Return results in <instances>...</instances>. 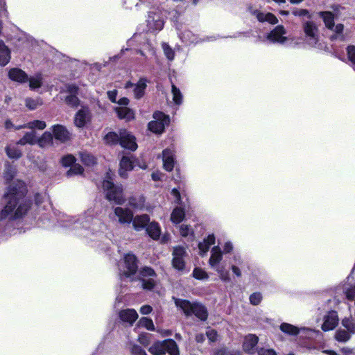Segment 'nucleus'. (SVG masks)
I'll return each mask as SVG.
<instances>
[{"instance_id": "f257e3e1", "label": "nucleus", "mask_w": 355, "mask_h": 355, "mask_svg": "<svg viewBox=\"0 0 355 355\" xmlns=\"http://www.w3.org/2000/svg\"><path fill=\"white\" fill-rule=\"evenodd\" d=\"M26 192L24 182L16 180L12 182L3 197L6 205L0 212V220H17L26 214L31 204L24 198Z\"/></svg>"}, {"instance_id": "f03ea898", "label": "nucleus", "mask_w": 355, "mask_h": 355, "mask_svg": "<svg viewBox=\"0 0 355 355\" xmlns=\"http://www.w3.org/2000/svg\"><path fill=\"white\" fill-rule=\"evenodd\" d=\"M94 211L93 209L87 210L77 218L69 216H64L61 219V225L72 230L83 228L85 230L90 229L92 232H96L99 228H96L95 226L96 225L98 227L101 223L98 219L94 218Z\"/></svg>"}, {"instance_id": "7ed1b4c3", "label": "nucleus", "mask_w": 355, "mask_h": 355, "mask_svg": "<svg viewBox=\"0 0 355 355\" xmlns=\"http://www.w3.org/2000/svg\"><path fill=\"white\" fill-rule=\"evenodd\" d=\"M105 142L110 145H120L124 148L135 151L137 148L135 137L126 130H121L119 134L114 132H108L104 138Z\"/></svg>"}, {"instance_id": "20e7f679", "label": "nucleus", "mask_w": 355, "mask_h": 355, "mask_svg": "<svg viewBox=\"0 0 355 355\" xmlns=\"http://www.w3.org/2000/svg\"><path fill=\"white\" fill-rule=\"evenodd\" d=\"M114 173L107 172L105 180L103 182V188L106 198L109 201H113L117 205H122L125 202L123 187L119 184H114L112 182Z\"/></svg>"}, {"instance_id": "39448f33", "label": "nucleus", "mask_w": 355, "mask_h": 355, "mask_svg": "<svg viewBox=\"0 0 355 355\" xmlns=\"http://www.w3.org/2000/svg\"><path fill=\"white\" fill-rule=\"evenodd\" d=\"M302 29L306 45L320 50L324 48V44L320 40L318 26L313 21L308 20L303 22Z\"/></svg>"}, {"instance_id": "423d86ee", "label": "nucleus", "mask_w": 355, "mask_h": 355, "mask_svg": "<svg viewBox=\"0 0 355 355\" xmlns=\"http://www.w3.org/2000/svg\"><path fill=\"white\" fill-rule=\"evenodd\" d=\"M223 259V254L218 245L214 246L211 250L210 257L208 263L211 268L214 269L218 275L220 279L223 282H230L231 278L229 271L227 270L220 263Z\"/></svg>"}, {"instance_id": "0eeeda50", "label": "nucleus", "mask_w": 355, "mask_h": 355, "mask_svg": "<svg viewBox=\"0 0 355 355\" xmlns=\"http://www.w3.org/2000/svg\"><path fill=\"white\" fill-rule=\"evenodd\" d=\"M175 304L184 313L189 316L194 314L201 320H206L208 316L207 309L198 303H191L189 301L182 299L174 298Z\"/></svg>"}, {"instance_id": "6e6552de", "label": "nucleus", "mask_w": 355, "mask_h": 355, "mask_svg": "<svg viewBox=\"0 0 355 355\" xmlns=\"http://www.w3.org/2000/svg\"><path fill=\"white\" fill-rule=\"evenodd\" d=\"M188 258L189 254L185 247L177 245L173 248L171 265L174 269L183 272Z\"/></svg>"}, {"instance_id": "1a4fd4ad", "label": "nucleus", "mask_w": 355, "mask_h": 355, "mask_svg": "<svg viewBox=\"0 0 355 355\" xmlns=\"http://www.w3.org/2000/svg\"><path fill=\"white\" fill-rule=\"evenodd\" d=\"M119 267L121 276L131 277L134 275L138 269L137 259L135 254H126L123 261L120 262Z\"/></svg>"}, {"instance_id": "9d476101", "label": "nucleus", "mask_w": 355, "mask_h": 355, "mask_svg": "<svg viewBox=\"0 0 355 355\" xmlns=\"http://www.w3.org/2000/svg\"><path fill=\"white\" fill-rule=\"evenodd\" d=\"M138 166L141 169H146L148 166L145 162H140L134 157H128L123 156L119 164V174L121 178H125L128 176V172L132 171L134 166Z\"/></svg>"}, {"instance_id": "9b49d317", "label": "nucleus", "mask_w": 355, "mask_h": 355, "mask_svg": "<svg viewBox=\"0 0 355 355\" xmlns=\"http://www.w3.org/2000/svg\"><path fill=\"white\" fill-rule=\"evenodd\" d=\"M153 119L154 120L148 123V129L156 134L163 132L165 127L170 123L169 116L161 112H155Z\"/></svg>"}, {"instance_id": "f8f14e48", "label": "nucleus", "mask_w": 355, "mask_h": 355, "mask_svg": "<svg viewBox=\"0 0 355 355\" xmlns=\"http://www.w3.org/2000/svg\"><path fill=\"white\" fill-rule=\"evenodd\" d=\"M139 274L142 282V287L146 290H152L155 285L156 273L154 270L145 266L141 268Z\"/></svg>"}, {"instance_id": "ddd939ff", "label": "nucleus", "mask_w": 355, "mask_h": 355, "mask_svg": "<svg viewBox=\"0 0 355 355\" xmlns=\"http://www.w3.org/2000/svg\"><path fill=\"white\" fill-rule=\"evenodd\" d=\"M248 12L254 16L259 22H268L275 25L278 24L279 20L277 17L271 12H263L257 8H254L251 4L247 6Z\"/></svg>"}, {"instance_id": "4468645a", "label": "nucleus", "mask_w": 355, "mask_h": 355, "mask_svg": "<svg viewBox=\"0 0 355 355\" xmlns=\"http://www.w3.org/2000/svg\"><path fill=\"white\" fill-rule=\"evenodd\" d=\"M146 21L148 31L152 32L160 31L164 25L159 10L149 12Z\"/></svg>"}, {"instance_id": "2eb2a0df", "label": "nucleus", "mask_w": 355, "mask_h": 355, "mask_svg": "<svg viewBox=\"0 0 355 355\" xmlns=\"http://www.w3.org/2000/svg\"><path fill=\"white\" fill-rule=\"evenodd\" d=\"M133 212L128 208L116 207L114 208L113 216H111L120 224H130L132 220Z\"/></svg>"}, {"instance_id": "dca6fc26", "label": "nucleus", "mask_w": 355, "mask_h": 355, "mask_svg": "<svg viewBox=\"0 0 355 355\" xmlns=\"http://www.w3.org/2000/svg\"><path fill=\"white\" fill-rule=\"evenodd\" d=\"M286 33L287 31L284 26L278 25L267 35L266 38L272 43L283 44L288 40Z\"/></svg>"}, {"instance_id": "f3484780", "label": "nucleus", "mask_w": 355, "mask_h": 355, "mask_svg": "<svg viewBox=\"0 0 355 355\" xmlns=\"http://www.w3.org/2000/svg\"><path fill=\"white\" fill-rule=\"evenodd\" d=\"M230 268L233 274L237 277H240L242 275V271L247 266V261L245 259L239 254H233L230 259Z\"/></svg>"}, {"instance_id": "a211bd4d", "label": "nucleus", "mask_w": 355, "mask_h": 355, "mask_svg": "<svg viewBox=\"0 0 355 355\" xmlns=\"http://www.w3.org/2000/svg\"><path fill=\"white\" fill-rule=\"evenodd\" d=\"M121 322L127 326H132L138 319V313L134 309H121L118 313Z\"/></svg>"}, {"instance_id": "6ab92c4d", "label": "nucleus", "mask_w": 355, "mask_h": 355, "mask_svg": "<svg viewBox=\"0 0 355 355\" xmlns=\"http://www.w3.org/2000/svg\"><path fill=\"white\" fill-rule=\"evenodd\" d=\"M92 119V114L89 109L87 107H83L80 109L74 116V123L78 128H83L87 125Z\"/></svg>"}, {"instance_id": "aec40b11", "label": "nucleus", "mask_w": 355, "mask_h": 355, "mask_svg": "<svg viewBox=\"0 0 355 355\" xmlns=\"http://www.w3.org/2000/svg\"><path fill=\"white\" fill-rule=\"evenodd\" d=\"M322 329L324 331L333 330L338 323V316L335 311H329L323 318Z\"/></svg>"}, {"instance_id": "412c9836", "label": "nucleus", "mask_w": 355, "mask_h": 355, "mask_svg": "<svg viewBox=\"0 0 355 355\" xmlns=\"http://www.w3.org/2000/svg\"><path fill=\"white\" fill-rule=\"evenodd\" d=\"M147 80L146 78H140L137 84H133L132 83L128 81L125 83L124 87L125 89H133L134 96L136 98H141L145 92V89L146 88Z\"/></svg>"}, {"instance_id": "4be33fe9", "label": "nucleus", "mask_w": 355, "mask_h": 355, "mask_svg": "<svg viewBox=\"0 0 355 355\" xmlns=\"http://www.w3.org/2000/svg\"><path fill=\"white\" fill-rule=\"evenodd\" d=\"M51 130L55 139L61 143H65L71 138L70 132L62 125H54L51 127Z\"/></svg>"}, {"instance_id": "5701e85b", "label": "nucleus", "mask_w": 355, "mask_h": 355, "mask_svg": "<svg viewBox=\"0 0 355 355\" xmlns=\"http://www.w3.org/2000/svg\"><path fill=\"white\" fill-rule=\"evenodd\" d=\"M163 168L168 172L173 171L175 165V150L166 148L162 151Z\"/></svg>"}, {"instance_id": "b1692460", "label": "nucleus", "mask_w": 355, "mask_h": 355, "mask_svg": "<svg viewBox=\"0 0 355 355\" xmlns=\"http://www.w3.org/2000/svg\"><path fill=\"white\" fill-rule=\"evenodd\" d=\"M259 338L254 334L246 335L243 338V350L248 354H254L257 352L256 346Z\"/></svg>"}, {"instance_id": "393cba45", "label": "nucleus", "mask_w": 355, "mask_h": 355, "mask_svg": "<svg viewBox=\"0 0 355 355\" xmlns=\"http://www.w3.org/2000/svg\"><path fill=\"white\" fill-rule=\"evenodd\" d=\"M64 91L69 93V95L65 97L66 103L71 107L77 106L79 103V100L76 96L78 87L74 85H66Z\"/></svg>"}, {"instance_id": "a878e982", "label": "nucleus", "mask_w": 355, "mask_h": 355, "mask_svg": "<svg viewBox=\"0 0 355 355\" xmlns=\"http://www.w3.org/2000/svg\"><path fill=\"white\" fill-rule=\"evenodd\" d=\"M8 77L12 81L19 83H25L28 82V76L22 69L19 68H12L8 71Z\"/></svg>"}, {"instance_id": "bb28decb", "label": "nucleus", "mask_w": 355, "mask_h": 355, "mask_svg": "<svg viewBox=\"0 0 355 355\" xmlns=\"http://www.w3.org/2000/svg\"><path fill=\"white\" fill-rule=\"evenodd\" d=\"M216 238L214 234L207 235L202 241L198 243V249L201 256H204L210 247L215 243Z\"/></svg>"}, {"instance_id": "cd10ccee", "label": "nucleus", "mask_w": 355, "mask_h": 355, "mask_svg": "<svg viewBox=\"0 0 355 355\" xmlns=\"http://www.w3.org/2000/svg\"><path fill=\"white\" fill-rule=\"evenodd\" d=\"M150 222V217L147 214L137 215L132 217V226L136 231H140L146 227Z\"/></svg>"}, {"instance_id": "c85d7f7f", "label": "nucleus", "mask_w": 355, "mask_h": 355, "mask_svg": "<svg viewBox=\"0 0 355 355\" xmlns=\"http://www.w3.org/2000/svg\"><path fill=\"white\" fill-rule=\"evenodd\" d=\"M185 218V211L180 207H175L171 214V221L173 224H180Z\"/></svg>"}, {"instance_id": "c756f323", "label": "nucleus", "mask_w": 355, "mask_h": 355, "mask_svg": "<svg viewBox=\"0 0 355 355\" xmlns=\"http://www.w3.org/2000/svg\"><path fill=\"white\" fill-rule=\"evenodd\" d=\"M10 59V51L2 40H0V64L6 65Z\"/></svg>"}, {"instance_id": "7c9ffc66", "label": "nucleus", "mask_w": 355, "mask_h": 355, "mask_svg": "<svg viewBox=\"0 0 355 355\" xmlns=\"http://www.w3.org/2000/svg\"><path fill=\"white\" fill-rule=\"evenodd\" d=\"M179 232L182 237L187 239L188 241H192L195 237L194 230L193 227L187 224L179 225Z\"/></svg>"}, {"instance_id": "2f4dec72", "label": "nucleus", "mask_w": 355, "mask_h": 355, "mask_svg": "<svg viewBox=\"0 0 355 355\" xmlns=\"http://www.w3.org/2000/svg\"><path fill=\"white\" fill-rule=\"evenodd\" d=\"M115 111L121 119L130 121L135 118L134 112L128 107H117L115 108Z\"/></svg>"}, {"instance_id": "473e14b6", "label": "nucleus", "mask_w": 355, "mask_h": 355, "mask_svg": "<svg viewBox=\"0 0 355 355\" xmlns=\"http://www.w3.org/2000/svg\"><path fill=\"white\" fill-rule=\"evenodd\" d=\"M53 137L51 132L46 131L37 139V144L41 148H46L53 144Z\"/></svg>"}, {"instance_id": "72a5a7b5", "label": "nucleus", "mask_w": 355, "mask_h": 355, "mask_svg": "<svg viewBox=\"0 0 355 355\" xmlns=\"http://www.w3.org/2000/svg\"><path fill=\"white\" fill-rule=\"evenodd\" d=\"M146 232L152 239L156 240L160 236L161 228L157 223L152 222L147 226Z\"/></svg>"}, {"instance_id": "f704fd0d", "label": "nucleus", "mask_w": 355, "mask_h": 355, "mask_svg": "<svg viewBox=\"0 0 355 355\" xmlns=\"http://www.w3.org/2000/svg\"><path fill=\"white\" fill-rule=\"evenodd\" d=\"M46 127L45 121L40 120H35L24 125H19L17 129L29 128V129H38L44 130Z\"/></svg>"}, {"instance_id": "c9c22d12", "label": "nucleus", "mask_w": 355, "mask_h": 355, "mask_svg": "<svg viewBox=\"0 0 355 355\" xmlns=\"http://www.w3.org/2000/svg\"><path fill=\"white\" fill-rule=\"evenodd\" d=\"M319 15L328 29H332L334 27V17L332 12L328 11L320 12Z\"/></svg>"}, {"instance_id": "e433bc0d", "label": "nucleus", "mask_w": 355, "mask_h": 355, "mask_svg": "<svg viewBox=\"0 0 355 355\" xmlns=\"http://www.w3.org/2000/svg\"><path fill=\"white\" fill-rule=\"evenodd\" d=\"M149 352L154 355L164 354L166 353L165 340L155 343L150 348Z\"/></svg>"}, {"instance_id": "4c0bfd02", "label": "nucleus", "mask_w": 355, "mask_h": 355, "mask_svg": "<svg viewBox=\"0 0 355 355\" xmlns=\"http://www.w3.org/2000/svg\"><path fill=\"white\" fill-rule=\"evenodd\" d=\"M332 32H334V35H331V40H338L340 41H343L345 40V35L343 34L344 26L342 24H338L336 25L334 24V27L332 29H330Z\"/></svg>"}, {"instance_id": "58836bf2", "label": "nucleus", "mask_w": 355, "mask_h": 355, "mask_svg": "<svg viewBox=\"0 0 355 355\" xmlns=\"http://www.w3.org/2000/svg\"><path fill=\"white\" fill-rule=\"evenodd\" d=\"M79 155L81 162L87 166H92L96 163V157L87 152H81Z\"/></svg>"}, {"instance_id": "ea45409f", "label": "nucleus", "mask_w": 355, "mask_h": 355, "mask_svg": "<svg viewBox=\"0 0 355 355\" xmlns=\"http://www.w3.org/2000/svg\"><path fill=\"white\" fill-rule=\"evenodd\" d=\"M35 143H37L36 134L34 131H31L26 133L17 144L20 145H26L27 144L33 145Z\"/></svg>"}, {"instance_id": "a19ab883", "label": "nucleus", "mask_w": 355, "mask_h": 355, "mask_svg": "<svg viewBox=\"0 0 355 355\" xmlns=\"http://www.w3.org/2000/svg\"><path fill=\"white\" fill-rule=\"evenodd\" d=\"M28 82L31 89L40 88L42 85V76L41 73H37L28 78Z\"/></svg>"}, {"instance_id": "79ce46f5", "label": "nucleus", "mask_w": 355, "mask_h": 355, "mask_svg": "<svg viewBox=\"0 0 355 355\" xmlns=\"http://www.w3.org/2000/svg\"><path fill=\"white\" fill-rule=\"evenodd\" d=\"M171 94L174 104L176 105H182L183 103V95L180 89L173 84L171 86Z\"/></svg>"}, {"instance_id": "37998d69", "label": "nucleus", "mask_w": 355, "mask_h": 355, "mask_svg": "<svg viewBox=\"0 0 355 355\" xmlns=\"http://www.w3.org/2000/svg\"><path fill=\"white\" fill-rule=\"evenodd\" d=\"M166 352L170 355H179L180 352L176 343L172 339L165 340Z\"/></svg>"}, {"instance_id": "c03bdc74", "label": "nucleus", "mask_w": 355, "mask_h": 355, "mask_svg": "<svg viewBox=\"0 0 355 355\" xmlns=\"http://www.w3.org/2000/svg\"><path fill=\"white\" fill-rule=\"evenodd\" d=\"M138 327H144L148 331H155V325L153 320L148 317H141L137 324Z\"/></svg>"}, {"instance_id": "a18cd8bd", "label": "nucleus", "mask_w": 355, "mask_h": 355, "mask_svg": "<svg viewBox=\"0 0 355 355\" xmlns=\"http://www.w3.org/2000/svg\"><path fill=\"white\" fill-rule=\"evenodd\" d=\"M280 329L283 332L293 336L297 335L300 332V329L297 327L288 323H282L280 325Z\"/></svg>"}, {"instance_id": "49530a36", "label": "nucleus", "mask_w": 355, "mask_h": 355, "mask_svg": "<svg viewBox=\"0 0 355 355\" xmlns=\"http://www.w3.org/2000/svg\"><path fill=\"white\" fill-rule=\"evenodd\" d=\"M180 38L182 42L187 44H196L198 42L196 36L189 31H184L182 35H180Z\"/></svg>"}, {"instance_id": "de8ad7c7", "label": "nucleus", "mask_w": 355, "mask_h": 355, "mask_svg": "<svg viewBox=\"0 0 355 355\" xmlns=\"http://www.w3.org/2000/svg\"><path fill=\"white\" fill-rule=\"evenodd\" d=\"M6 154L11 159H18L21 157V151L15 145H9L6 148Z\"/></svg>"}, {"instance_id": "09e8293b", "label": "nucleus", "mask_w": 355, "mask_h": 355, "mask_svg": "<svg viewBox=\"0 0 355 355\" xmlns=\"http://www.w3.org/2000/svg\"><path fill=\"white\" fill-rule=\"evenodd\" d=\"M350 338V334L348 331L343 329H338L335 334V339L338 342L345 343Z\"/></svg>"}, {"instance_id": "8fccbe9b", "label": "nucleus", "mask_w": 355, "mask_h": 355, "mask_svg": "<svg viewBox=\"0 0 355 355\" xmlns=\"http://www.w3.org/2000/svg\"><path fill=\"white\" fill-rule=\"evenodd\" d=\"M193 277L198 280H207L209 279L207 272L200 268H195L192 273Z\"/></svg>"}, {"instance_id": "3c124183", "label": "nucleus", "mask_w": 355, "mask_h": 355, "mask_svg": "<svg viewBox=\"0 0 355 355\" xmlns=\"http://www.w3.org/2000/svg\"><path fill=\"white\" fill-rule=\"evenodd\" d=\"M145 199L143 196H139L138 198V202L135 198H130L129 199V205L132 208L137 209H142L144 207Z\"/></svg>"}, {"instance_id": "603ef678", "label": "nucleus", "mask_w": 355, "mask_h": 355, "mask_svg": "<svg viewBox=\"0 0 355 355\" xmlns=\"http://www.w3.org/2000/svg\"><path fill=\"white\" fill-rule=\"evenodd\" d=\"M26 106L30 110H35L38 106L42 104V101L37 98H27L25 101Z\"/></svg>"}, {"instance_id": "864d4df0", "label": "nucleus", "mask_w": 355, "mask_h": 355, "mask_svg": "<svg viewBox=\"0 0 355 355\" xmlns=\"http://www.w3.org/2000/svg\"><path fill=\"white\" fill-rule=\"evenodd\" d=\"M162 47L166 58L169 61L173 60L175 58V53L172 48L166 43H162Z\"/></svg>"}, {"instance_id": "5fc2aeb1", "label": "nucleus", "mask_w": 355, "mask_h": 355, "mask_svg": "<svg viewBox=\"0 0 355 355\" xmlns=\"http://www.w3.org/2000/svg\"><path fill=\"white\" fill-rule=\"evenodd\" d=\"M342 324L351 334H355V321L352 318H345L342 320Z\"/></svg>"}, {"instance_id": "6e6d98bb", "label": "nucleus", "mask_w": 355, "mask_h": 355, "mask_svg": "<svg viewBox=\"0 0 355 355\" xmlns=\"http://www.w3.org/2000/svg\"><path fill=\"white\" fill-rule=\"evenodd\" d=\"M221 250L223 255L232 254L234 251V244L230 241H225L221 246Z\"/></svg>"}, {"instance_id": "4d7b16f0", "label": "nucleus", "mask_w": 355, "mask_h": 355, "mask_svg": "<svg viewBox=\"0 0 355 355\" xmlns=\"http://www.w3.org/2000/svg\"><path fill=\"white\" fill-rule=\"evenodd\" d=\"M343 292L348 300L352 301L354 300L355 286L353 287H349L348 285L345 284L343 287Z\"/></svg>"}, {"instance_id": "13d9d810", "label": "nucleus", "mask_w": 355, "mask_h": 355, "mask_svg": "<svg viewBox=\"0 0 355 355\" xmlns=\"http://www.w3.org/2000/svg\"><path fill=\"white\" fill-rule=\"evenodd\" d=\"M83 171V168L80 164H76L67 172V176L71 177L73 175H81Z\"/></svg>"}, {"instance_id": "bf43d9fd", "label": "nucleus", "mask_w": 355, "mask_h": 355, "mask_svg": "<svg viewBox=\"0 0 355 355\" xmlns=\"http://www.w3.org/2000/svg\"><path fill=\"white\" fill-rule=\"evenodd\" d=\"M76 162V158L72 155H67L62 157L61 164L64 167L71 166Z\"/></svg>"}, {"instance_id": "052dcab7", "label": "nucleus", "mask_w": 355, "mask_h": 355, "mask_svg": "<svg viewBox=\"0 0 355 355\" xmlns=\"http://www.w3.org/2000/svg\"><path fill=\"white\" fill-rule=\"evenodd\" d=\"M347 58L355 69V46L350 45L347 48Z\"/></svg>"}, {"instance_id": "680f3d73", "label": "nucleus", "mask_w": 355, "mask_h": 355, "mask_svg": "<svg viewBox=\"0 0 355 355\" xmlns=\"http://www.w3.org/2000/svg\"><path fill=\"white\" fill-rule=\"evenodd\" d=\"M292 13L293 15L297 17H305L308 19H310L311 17V14L309 13V10L306 9H299V8H294L292 11Z\"/></svg>"}, {"instance_id": "e2e57ef3", "label": "nucleus", "mask_w": 355, "mask_h": 355, "mask_svg": "<svg viewBox=\"0 0 355 355\" xmlns=\"http://www.w3.org/2000/svg\"><path fill=\"white\" fill-rule=\"evenodd\" d=\"M171 195L172 197V199L173 200V202L178 205L181 204L182 202V198L180 191L174 188L171 190Z\"/></svg>"}, {"instance_id": "0e129e2a", "label": "nucleus", "mask_w": 355, "mask_h": 355, "mask_svg": "<svg viewBox=\"0 0 355 355\" xmlns=\"http://www.w3.org/2000/svg\"><path fill=\"white\" fill-rule=\"evenodd\" d=\"M262 300V295L260 293H254L250 296V303L258 305Z\"/></svg>"}, {"instance_id": "69168bd1", "label": "nucleus", "mask_w": 355, "mask_h": 355, "mask_svg": "<svg viewBox=\"0 0 355 355\" xmlns=\"http://www.w3.org/2000/svg\"><path fill=\"white\" fill-rule=\"evenodd\" d=\"M35 204L37 206L40 205L41 204H42L44 202L49 204L48 197L45 193L44 194H39V193L36 194L35 196Z\"/></svg>"}, {"instance_id": "338daca9", "label": "nucleus", "mask_w": 355, "mask_h": 355, "mask_svg": "<svg viewBox=\"0 0 355 355\" xmlns=\"http://www.w3.org/2000/svg\"><path fill=\"white\" fill-rule=\"evenodd\" d=\"M132 355H147L146 352L139 345H134L131 348Z\"/></svg>"}, {"instance_id": "774afa93", "label": "nucleus", "mask_w": 355, "mask_h": 355, "mask_svg": "<svg viewBox=\"0 0 355 355\" xmlns=\"http://www.w3.org/2000/svg\"><path fill=\"white\" fill-rule=\"evenodd\" d=\"M258 355H277L276 352L272 349L261 348L257 351Z\"/></svg>"}]
</instances>
